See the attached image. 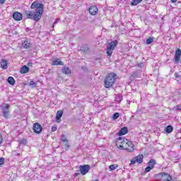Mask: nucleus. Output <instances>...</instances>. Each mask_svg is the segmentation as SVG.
<instances>
[{"label": "nucleus", "mask_w": 181, "mask_h": 181, "mask_svg": "<svg viewBox=\"0 0 181 181\" xmlns=\"http://www.w3.org/2000/svg\"><path fill=\"white\" fill-rule=\"evenodd\" d=\"M30 11H25L24 15L26 16L27 19H33L35 22H39L43 15V11L45 6L40 3L34 1L30 6Z\"/></svg>", "instance_id": "nucleus-1"}, {"label": "nucleus", "mask_w": 181, "mask_h": 181, "mask_svg": "<svg viewBox=\"0 0 181 181\" xmlns=\"http://www.w3.org/2000/svg\"><path fill=\"white\" fill-rule=\"evenodd\" d=\"M116 146L119 149L127 151V152H133L134 151V144H132V141H129V140L124 137L117 139Z\"/></svg>", "instance_id": "nucleus-2"}, {"label": "nucleus", "mask_w": 181, "mask_h": 181, "mask_svg": "<svg viewBox=\"0 0 181 181\" xmlns=\"http://www.w3.org/2000/svg\"><path fill=\"white\" fill-rule=\"evenodd\" d=\"M115 80H117V74L115 73L108 74L107 77H106L105 79V88H110V87H112V86H114V83H115Z\"/></svg>", "instance_id": "nucleus-3"}, {"label": "nucleus", "mask_w": 181, "mask_h": 181, "mask_svg": "<svg viewBox=\"0 0 181 181\" xmlns=\"http://www.w3.org/2000/svg\"><path fill=\"white\" fill-rule=\"evenodd\" d=\"M117 45H118V41L117 40L112 41L107 45L106 50L107 54L109 56V57H111L112 55V52H114V49L117 47Z\"/></svg>", "instance_id": "nucleus-4"}, {"label": "nucleus", "mask_w": 181, "mask_h": 181, "mask_svg": "<svg viewBox=\"0 0 181 181\" xmlns=\"http://www.w3.org/2000/svg\"><path fill=\"white\" fill-rule=\"evenodd\" d=\"M79 170L83 175H87V173H88L90 171V165H80Z\"/></svg>", "instance_id": "nucleus-5"}, {"label": "nucleus", "mask_w": 181, "mask_h": 181, "mask_svg": "<svg viewBox=\"0 0 181 181\" xmlns=\"http://www.w3.org/2000/svg\"><path fill=\"white\" fill-rule=\"evenodd\" d=\"M136 162L138 163H142V162H144V156L139 155V156H136L131 160V164L135 165V163H136Z\"/></svg>", "instance_id": "nucleus-6"}, {"label": "nucleus", "mask_w": 181, "mask_h": 181, "mask_svg": "<svg viewBox=\"0 0 181 181\" xmlns=\"http://www.w3.org/2000/svg\"><path fill=\"white\" fill-rule=\"evenodd\" d=\"M43 128L42 127V125L39 123H35L33 127V130L35 132V134H40L42 132V130Z\"/></svg>", "instance_id": "nucleus-7"}, {"label": "nucleus", "mask_w": 181, "mask_h": 181, "mask_svg": "<svg viewBox=\"0 0 181 181\" xmlns=\"http://www.w3.org/2000/svg\"><path fill=\"white\" fill-rule=\"evenodd\" d=\"M180 57H181V49L178 48L176 50L174 56L175 63H179V62L180 61Z\"/></svg>", "instance_id": "nucleus-8"}, {"label": "nucleus", "mask_w": 181, "mask_h": 181, "mask_svg": "<svg viewBox=\"0 0 181 181\" xmlns=\"http://www.w3.org/2000/svg\"><path fill=\"white\" fill-rule=\"evenodd\" d=\"M23 18V16L19 12H15L14 13H13V19H14V21H22Z\"/></svg>", "instance_id": "nucleus-9"}, {"label": "nucleus", "mask_w": 181, "mask_h": 181, "mask_svg": "<svg viewBox=\"0 0 181 181\" xmlns=\"http://www.w3.org/2000/svg\"><path fill=\"white\" fill-rule=\"evenodd\" d=\"M22 47H23V49H32V43H30L29 40H24L22 42Z\"/></svg>", "instance_id": "nucleus-10"}, {"label": "nucleus", "mask_w": 181, "mask_h": 181, "mask_svg": "<svg viewBox=\"0 0 181 181\" xmlns=\"http://www.w3.org/2000/svg\"><path fill=\"white\" fill-rule=\"evenodd\" d=\"M89 13L92 16L95 15L96 13H98V8L95 6H91L89 8Z\"/></svg>", "instance_id": "nucleus-11"}, {"label": "nucleus", "mask_w": 181, "mask_h": 181, "mask_svg": "<svg viewBox=\"0 0 181 181\" xmlns=\"http://www.w3.org/2000/svg\"><path fill=\"white\" fill-rule=\"evenodd\" d=\"M0 108H1L2 112L11 111L9 110V104L8 103H2L0 105Z\"/></svg>", "instance_id": "nucleus-12"}, {"label": "nucleus", "mask_w": 181, "mask_h": 181, "mask_svg": "<svg viewBox=\"0 0 181 181\" xmlns=\"http://www.w3.org/2000/svg\"><path fill=\"white\" fill-rule=\"evenodd\" d=\"M128 134V128L127 127H122L119 132L117 133L119 136H122V135H125Z\"/></svg>", "instance_id": "nucleus-13"}, {"label": "nucleus", "mask_w": 181, "mask_h": 181, "mask_svg": "<svg viewBox=\"0 0 181 181\" xmlns=\"http://www.w3.org/2000/svg\"><path fill=\"white\" fill-rule=\"evenodd\" d=\"M0 63L3 70H6V69H8V61L6 59H1Z\"/></svg>", "instance_id": "nucleus-14"}, {"label": "nucleus", "mask_w": 181, "mask_h": 181, "mask_svg": "<svg viewBox=\"0 0 181 181\" xmlns=\"http://www.w3.org/2000/svg\"><path fill=\"white\" fill-rule=\"evenodd\" d=\"M64 63L60 59H54L52 62V66H64Z\"/></svg>", "instance_id": "nucleus-15"}, {"label": "nucleus", "mask_w": 181, "mask_h": 181, "mask_svg": "<svg viewBox=\"0 0 181 181\" xmlns=\"http://www.w3.org/2000/svg\"><path fill=\"white\" fill-rule=\"evenodd\" d=\"M62 117H63V111L59 110L57 112V116H56V119H57V122L60 123V122L62 121Z\"/></svg>", "instance_id": "nucleus-16"}, {"label": "nucleus", "mask_w": 181, "mask_h": 181, "mask_svg": "<svg viewBox=\"0 0 181 181\" xmlns=\"http://www.w3.org/2000/svg\"><path fill=\"white\" fill-rule=\"evenodd\" d=\"M61 140L62 142H65V147L66 148H70V146L69 145V141L67 140V138L66 137V135L62 134L61 136Z\"/></svg>", "instance_id": "nucleus-17"}, {"label": "nucleus", "mask_w": 181, "mask_h": 181, "mask_svg": "<svg viewBox=\"0 0 181 181\" xmlns=\"http://www.w3.org/2000/svg\"><path fill=\"white\" fill-rule=\"evenodd\" d=\"M172 177L169 174H164L162 175L161 181H171Z\"/></svg>", "instance_id": "nucleus-18"}, {"label": "nucleus", "mask_w": 181, "mask_h": 181, "mask_svg": "<svg viewBox=\"0 0 181 181\" xmlns=\"http://www.w3.org/2000/svg\"><path fill=\"white\" fill-rule=\"evenodd\" d=\"M29 72V67L26 66H23L21 69V74H25V73H28Z\"/></svg>", "instance_id": "nucleus-19"}, {"label": "nucleus", "mask_w": 181, "mask_h": 181, "mask_svg": "<svg viewBox=\"0 0 181 181\" xmlns=\"http://www.w3.org/2000/svg\"><path fill=\"white\" fill-rule=\"evenodd\" d=\"M62 73L64 74H71V70H70V68L69 67H64L62 69Z\"/></svg>", "instance_id": "nucleus-20"}, {"label": "nucleus", "mask_w": 181, "mask_h": 181, "mask_svg": "<svg viewBox=\"0 0 181 181\" xmlns=\"http://www.w3.org/2000/svg\"><path fill=\"white\" fill-rule=\"evenodd\" d=\"M8 83L11 84V86H15V79L12 76H9L8 78Z\"/></svg>", "instance_id": "nucleus-21"}, {"label": "nucleus", "mask_w": 181, "mask_h": 181, "mask_svg": "<svg viewBox=\"0 0 181 181\" xmlns=\"http://www.w3.org/2000/svg\"><path fill=\"white\" fill-rule=\"evenodd\" d=\"M165 132H167V134H170V132H173V127L170 125L167 126V127L165 128Z\"/></svg>", "instance_id": "nucleus-22"}, {"label": "nucleus", "mask_w": 181, "mask_h": 181, "mask_svg": "<svg viewBox=\"0 0 181 181\" xmlns=\"http://www.w3.org/2000/svg\"><path fill=\"white\" fill-rule=\"evenodd\" d=\"M115 101H116V103H118L119 104V103H121L122 101V95H117L115 96Z\"/></svg>", "instance_id": "nucleus-23"}, {"label": "nucleus", "mask_w": 181, "mask_h": 181, "mask_svg": "<svg viewBox=\"0 0 181 181\" xmlns=\"http://www.w3.org/2000/svg\"><path fill=\"white\" fill-rule=\"evenodd\" d=\"M155 160L151 159L148 162V166L153 169L155 168Z\"/></svg>", "instance_id": "nucleus-24"}, {"label": "nucleus", "mask_w": 181, "mask_h": 181, "mask_svg": "<svg viewBox=\"0 0 181 181\" xmlns=\"http://www.w3.org/2000/svg\"><path fill=\"white\" fill-rule=\"evenodd\" d=\"M81 50H82V52H88V45H83L81 47Z\"/></svg>", "instance_id": "nucleus-25"}, {"label": "nucleus", "mask_w": 181, "mask_h": 181, "mask_svg": "<svg viewBox=\"0 0 181 181\" xmlns=\"http://www.w3.org/2000/svg\"><path fill=\"white\" fill-rule=\"evenodd\" d=\"M141 1L142 0H132L131 5H132V6H135L138 5V4H141Z\"/></svg>", "instance_id": "nucleus-26"}, {"label": "nucleus", "mask_w": 181, "mask_h": 181, "mask_svg": "<svg viewBox=\"0 0 181 181\" xmlns=\"http://www.w3.org/2000/svg\"><path fill=\"white\" fill-rule=\"evenodd\" d=\"M2 114H3V117H5L6 119H8V118H9V115L11 114V111L2 112Z\"/></svg>", "instance_id": "nucleus-27"}, {"label": "nucleus", "mask_w": 181, "mask_h": 181, "mask_svg": "<svg viewBox=\"0 0 181 181\" xmlns=\"http://www.w3.org/2000/svg\"><path fill=\"white\" fill-rule=\"evenodd\" d=\"M118 168V165L117 164H112L110 165L109 168L111 170H115V169H117Z\"/></svg>", "instance_id": "nucleus-28"}, {"label": "nucleus", "mask_w": 181, "mask_h": 181, "mask_svg": "<svg viewBox=\"0 0 181 181\" xmlns=\"http://www.w3.org/2000/svg\"><path fill=\"white\" fill-rule=\"evenodd\" d=\"M153 38L152 37H150L146 40V45H151V43H153Z\"/></svg>", "instance_id": "nucleus-29"}, {"label": "nucleus", "mask_w": 181, "mask_h": 181, "mask_svg": "<svg viewBox=\"0 0 181 181\" xmlns=\"http://www.w3.org/2000/svg\"><path fill=\"white\" fill-rule=\"evenodd\" d=\"M118 118H119V113L118 112L115 113L112 116V119L115 120V119H118Z\"/></svg>", "instance_id": "nucleus-30"}, {"label": "nucleus", "mask_w": 181, "mask_h": 181, "mask_svg": "<svg viewBox=\"0 0 181 181\" xmlns=\"http://www.w3.org/2000/svg\"><path fill=\"white\" fill-rule=\"evenodd\" d=\"M152 169H153L152 167H149V165L147 166V167L146 168V169H145L146 173H148V172H151V170H152Z\"/></svg>", "instance_id": "nucleus-31"}, {"label": "nucleus", "mask_w": 181, "mask_h": 181, "mask_svg": "<svg viewBox=\"0 0 181 181\" xmlns=\"http://www.w3.org/2000/svg\"><path fill=\"white\" fill-rule=\"evenodd\" d=\"M56 131H57V126L53 125L52 127V132H56Z\"/></svg>", "instance_id": "nucleus-32"}, {"label": "nucleus", "mask_w": 181, "mask_h": 181, "mask_svg": "<svg viewBox=\"0 0 181 181\" xmlns=\"http://www.w3.org/2000/svg\"><path fill=\"white\" fill-rule=\"evenodd\" d=\"M174 76H175L176 79L181 78L180 74H179L177 72H175Z\"/></svg>", "instance_id": "nucleus-33"}, {"label": "nucleus", "mask_w": 181, "mask_h": 181, "mask_svg": "<svg viewBox=\"0 0 181 181\" xmlns=\"http://www.w3.org/2000/svg\"><path fill=\"white\" fill-rule=\"evenodd\" d=\"M30 86H32V87H36V83H35V81H31L30 82Z\"/></svg>", "instance_id": "nucleus-34"}, {"label": "nucleus", "mask_w": 181, "mask_h": 181, "mask_svg": "<svg viewBox=\"0 0 181 181\" xmlns=\"http://www.w3.org/2000/svg\"><path fill=\"white\" fill-rule=\"evenodd\" d=\"M4 163H5V158H0V165H4Z\"/></svg>", "instance_id": "nucleus-35"}, {"label": "nucleus", "mask_w": 181, "mask_h": 181, "mask_svg": "<svg viewBox=\"0 0 181 181\" xmlns=\"http://www.w3.org/2000/svg\"><path fill=\"white\" fill-rule=\"evenodd\" d=\"M3 141H4V138L2 137V134L0 133V145L2 144Z\"/></svg>", "instance_id": "nucleus-36"}, {"label": "nucleus", "mask_w": 181, "mask_h": 181, "mask_svg": "<svg viewBox=\"0 0 181 181\" xmlns=\"http://www.w3.org/2000/svg\"><path fill=\"white\" fill-rule=\"evenodd\" d=\"M176 110H177V111H181V105H177L176 106Z\"/></svg>", "instance_id": "nucleus-37"}, {"label": "nucleus", "mask_w": 181, "mask_h": 181, "mask_svg": "<svg viewBox=\"0 0 181 181\" xmlns=\"http://www.w3.org/2000/svg\"><path fill=\"white\" fill-rule=\"evenodd\" d=\"M59 21H60V18H57L53 23V26H54V25H56V23H57V22H59Z\"/></svg>", "instance_id": "nucleus-38"}, {"label": "nucleus", "mask_w": 181, "mask_h": 181, "mask_svg": "<svg viewBox=\"0 0 181 181\" xmlns=\"http://www.w3.org/2000/svg\"><path fill=\"white\" fill-rule=\"evenodd\" d=\"M33 65V64L32 62H28V66L29 67H32Z\"/></svg>", "instance_id": "nucleus-39"}, {"label": "nucleus", "mask_w": 181, "mask_h": 181, "mask_svg": "<svg viewBox=\"0 0 181 181\" xmlns=\"http://www.w3.org/2000/svg\"><path fill=\"white\" fill-rule=\"evenodd\" d=\"M177 1V0H171V2H173V4H176Z\"/></svg>", "instance_id": "nucleus-40"}, {"label": "nucleus", "mask_w": 181, "mask_h": 181, "mask_svg": "<svg viewBox=\"0 0 181 181\" xmlns=\"http://www.w3.org/2000/svg\"><path fill=\"white\" fill-rule=\"evenodd\" d=\"M0 4H5V0H0Z\"/></svg>", "instance_id": "nucleus-41"}, {"label": "nucleus", "mask_w": 181, "mask_h": 181, "mask_svg": "<svg viewBox=\"0 0 181 181\" xmlns=\"http://www.w3.org/2000/svg\"><path fill=\"white\" fill-rule=\"evenodd\" d=\"M177 83H179V84H180L181 83V80H177Z\"/></svg>", "instance_id": "nucleus-42"}]
</instances>
